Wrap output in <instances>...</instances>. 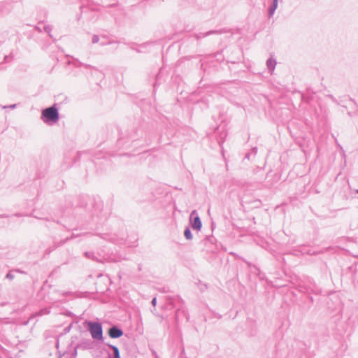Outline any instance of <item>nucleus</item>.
Returning a JSON list of instances; mask_svg holds the SVG:
<instances>
[{"mask_svg":"<svg viewBox=\"0 0 358 358\" xmlns=\"http://www.w3.org/2000/svg\"><path fill=\"white\" fill-rule=\"evenodd\" d=\"M41 119L48 125H52L58 122L59 114L56 104L42 110Z\"/></svg>","mask_w":358,"mask_h":358,"instance_id":"1","label":"nucleus"},{"mask_svg":"<svg viewBox=\"0 0 358 358\" xmlns=\"http://www.w3.org/2000/svg\"><path fill=\"white\" fill-rule=\"evenodd\" d=\"M85 256L88 258V259H91L94 261H96L97 262H101V263H103L105 262H118L119 261V258L118 257H116L115 256H112L110 255H108V254H104V255H101V254H94V252H86L85 253Z\"/></svg>","mask_w":358,"mask_h":358,"instance_id":"2","label":"nucleus"},{"mask_svg":"<svg viewBox=\"0 0 358 358\" xmlns=\"http://www.w3.org/2000/svg\"><path fill=\"white\" fill-rule=\"evenodd\" d=\"M89 331L94 340L101 341L103 339V329L101 323L90 322Z\"/></svg>","mask_w":358,"mask_h":358,"instance_id":"3","label":"nucleus"},{"mask_svg":"<svg viewBox=\"0 0 358 358\" xmlns=\"http://www.w3.org/2000/svg\"><path fill=\"white\" fill-rule=\"evenodd\" d=\"M190 224L192 229L197 231L200 230L202 227L201 220L196 210H192L190 214Z\"/></svg>","mask_w":358,"mask_h":358,"instance_id":"4","label":"nucleus"},{"mask_svg":"<svg viewBox=\"0 0 358 358\" xmlns=\"http://www.w3.org/2000/svg\"><path fill=\"white\" fill-rule=\"evenodd\" d=\"M299 287L300 289L299 290L302 292L317 293L318 292L317 289L315 287V285L310 280H309L307 284H299Z\"/></svg>","mask_w":358,"mask_h":358,"instance_id":"5","label":"nucleus"},{"mask_svg":"<svg viewBox=\"0 0 358 358\" xmlns=\"http://www.w3.org/2000/svg\"><path fill=\"white\" fill-rule=\"evenodd\" d=\"M123 331L117 326H113L108 329V335L111 338H118L123 335Z\"/></svg>","mask_w":358,"mask_h":358,"instance_id":"6","label":"nucleus"},{"mask_svg":"<svg viewBox=\"0 0 358 358\" xmlns=\"http://www.w3.org/2000/svg\"><path fill=\"white\" fill-rule=\"evenodd\" d=\"M75 66L76 67H80V66H83L86 69H91L93 72H94L96 74H99V76H102V73L96 69L95 68L94 66H92L90 64H83L79 61H76V63H75Z\"/></svg>","mask_w":358,"mask_h":358,"instance_id":"7","label":"nucleus"},{"mask_svg":"<svg viewBox=\"0 0 358 358\" xmlns=\"http://www.w3.org/2000/svg\"><path fill=\"white\" fill-rule=\"evenodd\" d=\"M276 61L275 59L270 57L266 61V66L269 73H272L275 70Z\"/></svg>","mask_w":358,"mask_h":358,"instance_id":"8","label":"nucleus"},{"mask_svg":"<svg viewBox=\"0 0 358 358\" xmlns=\"http://www.w3.org/2000/svg\"><path fill=\"white\" fill-rule=\"evenodd\" d=\"M278 6V0H273L271 5L270 6L268 11V17H271Z\"/></svg>","mask_w":358,"mask_h":358,"instance_id":"9","label":"nucleus"},{"mask_svg":"<svg viewBox=\"0 0 358 358\" xmlns=\"http://www.w3.org/2000/svg\"><path fill=\"white\" fill-rule=\"evenodd\" d=\"M182 316H184V317H185L187 318V320H188L187 313V312H186V310H184V309H180V308L177 309V310H176V315H175L176 322L177 323H178V322H179V321H180V316H182Z\"/></svg>","mask_w":358,"mask_h":358,"instance_id":"10","label":"nucleus"},{"mask_svg":"<svg viewBox=\"0 0 358 358\" xmlns=\"http://www.w3.org/2000/svg\"><path fill=\"white\" fill-rule=\"evenodd\" d=\"M184 236L187 240L192 239V234L189 227H186V229L184 231Z\"/></svg>","mask_w":358,"mask_h":358,"instance_id":"11","label":"nucleus"},{"mask_svg":"<svg viewBox=\"0 0 358 358\" xmlns=\"http://www.w3.org/2000/svg\"><path fill=\"white\" fill-rule=\"evenodd\" d=\"M102 238L108 240L113 243H117L115 238L109 234H104L103 236H102Z\"/></svg>","mask_w":358,"mask_h":358,"instance_id":"12","label":"nucleus"},{"mask_svg":"<svg viewBox=\"0 0 358 358\" xmlns=\"http://www.w3.org/2000/svg\"><path fill=\"white\" fill-rule=\"evenodd\" d=\"M222 31H210L208 32H206V34H204L202 36H197V38H199L201 37H205V36H209L210 34H221Z\"/></svg>","mask_w":358,"mask_h":358,"instance_id":"13","label":"nucleus"},{"mask_svg":"<svg viewBox=\"0 0 358 358\" xmlns=\"http://www.w3.org/2000/svg\"><path fill=\"white\" fill-rule=\"evenodd\" d=\"M257 147H255V148H253L252 149V150H251V152H250V153H248V154H246V155H245V158H247V159H250V155H254V156H255V155L257 154Z\"/></svg>","mask_w":358,"mask_h":358,"instance_id":"14","label":"nucleus"},{"mask_svg":"<svg viewBox=\"0 0 358 358\" xmlns=\"http://www.w3.org/2000/svg\"><path fill=\"white\" fill-rule=\"evenodd\" d=\"M99 39H100L99 36L98 35L94 34L92 36V43L93 44L97 43L99 41Z\"/></svg>","mask_w":358,"mask_h":358,"instance_id":"15","label":"nucleus"},{"mask_svg":"<svg viewBox=\"0 0 358 358\" xmlns=\"http://www.w3.org/2000/svg\"><path fill=\"white\" fill-rule=\"evenodd\" d=\"M6 278L9 279V280H13L14 278V274L12 273L11 272H9L7 273L6 275Z\"/></svg>","mask_w":358,"mask_h":358,"instance_id":"16","label":"nucleus"},{"mask_svg":"<svg viewBox=\"0 0 358 358\" xmlns=\"http://www.w3.org/2000/svg\"><path fill=\"white\" fill-rule=\"evenodd\" d=\"M16 107V104H13V105H9V106H3V108L6 109V108H15Z\"/></svg>","mask_w":358,"mask_h":358,"instance_id":"17","label":"nucleus"},{"mask_svg":"<svg viewBox=\"0 0 358 358\" xmlns=\"http://www.w3.org/2000/svg\"><path fill=\"white\" fill-rule=\"evenodd\" d=\"M44 30H45V32L49 34L51 31L52 29H51V27L50 26H45L44 27Z\"/></svg>","mask_w":358,"mask_h":358,"instance_id":"18","label":"nucleus"},{"mask_svg":"<svg viewBox=\"0 0 358 358\" xmlns=\"http://www.w3.org/2000/svg\"><path fill=\"white\" fill-rule=\"evenodd\" d=\"M151 303L153 306H155L157 304V299L155 297L152 299Z\"/></svg>","mask_w":358,"mask_h":358,"instance_id":"19","label":"nucleus"},{"mask_svg":"<svg viewBox=\"0 0 358 358\" xmlns=\"http://www.w3.org/2000/svg\"><path fill=\"white\" fill-rule=\"evenodd\" d=\"M109 43H110V42L101 41V43H100V45H101V46H104V45H107V44H109Z\"/></svg>","mask_w":358,"mask_h":358,"instance_id":"20","label":"nucleus"},{"mask_svg":"<svg viewBox=\"0 0 358 358\" xmlns=\"http://www.w3.org/2000/svg\"><path fill=\"white\" fill-rule=\"evenodd\" d=\"M301 252L303 253H308V254H310V252L308 250H306L305 248L303 249V250H301Z\"/></svg>","mask_w":358,"mask_h":358,"instance_id":"21","label":"nucleus"},{"mask_svg":"<svg viewBox=\"0 0 358 358\" xmlns=\"http://www.w3.org/2000/svg\"><path fill=\"white\" fill-rule=\"evenodd\" d=\"M357 192H358V190H357Z\"/></svg>","mask_w":358,"mask_h":358,"instance_id":"22","label":"nucleus"}]
</instances>
